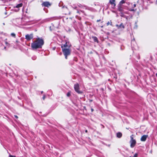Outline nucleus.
<instances>
[{
	"label": "nucleus",
	"instance_id": "obj_12",
	"mask_svg": "<svg viewBox=\"0 0 157 157\" xmlns=\"http://www.w3.org/2000/svg\"><path fill=\"white\" fill-rule=\"evenodd\" d=\"M109 2L111 5L113 6V7H115L116 6L115 0H110Z\"/></svg>",
	"mask_w": 157,
	"mask_h": 157
},
{
	"label": "nucleus",
	"instance_id": "obj_26",
	"mask_svg": "<svg viewBox=\"0 0 157 157\" xmlns=\"http://www.w3.org/2000/svg\"><path fill=\"white\" fill-rule=\"evenodd\" d=\"M36 58V56H33L32 57V59L33 60H35Z\"/></svg>",
	"mask_w": 157,
	"mask_h": 157
},
{
	"label": "nucleus",
	"instance_id": "obj_37",
	"mask_svg": "<svg viewBox=\"0 0 157 157\" xmlns=\"http://www.w3.org/2000/svg\"><path fill=\"white\" fill-rule=\"evenodd\" d=\"M128 5H129V2H127L126 3Z\"/></svg>",
	"mask_w": 157,
	"mask_h": 157
},
{
	"label": "nucleus",
	"instance_id": "obj_29",
	"mask_svg": "<svg viewBox=\"0 0 157 157\" xmlns=\"http://www.w3.org/2000/svg\"><path fill=\"white\" fill-rule=\"evenodd\" d=\"M5 44H6L7 45H10L6 41H5Z\"/></svg>",
	"mask_w": 157,
	"mask_h": 157
},
{
	"label": "nucleus",
	"instance_id": "obj_33",
	"mask_svg": "<svg viewBox=\"0 0 157 157\" xmlns=\"http://www.w3.org/2000/svg\"><path fill=\"white\" fill-rule=\"evenodd\" d=\"M100 21H101L100 19L98 20L97 21V22H98Z\"/></svg>",
	"mask_w": 157,
	"mask_h": 157
},
{
	"label": "nucleus",
	"instance_id": "obj_30",
	"mask_svg": "<svg viewBox=\"0 0 157 157\" xmlns=\"http://www.w3.org/2000/svg\"><path fill=\"white\" fill-rule=\"evenodd\" d=\"M45 95H44L43 97V99L44 100L45 99Z\"/></svg>",
	"mask_w": 157,
	"mask_h": 157
},
{
	"label": "nucleus",
	"instance_id": "obj_7",
	"mask_svg": "<svg viewBox=\"0 0 157 157\" xmlns=\"http://www.w3.org/2000/svg\"><path fill=\"white\" fill-rule=\"evenodd\" d=\"M86 10H88L92 12H95L97 11V10L95 9L90 7L88 6H84Z\"/></svg>",
	"mask_w": 157,
	"mask_h": 157
},
{
	"label": "nucleus",
	"instance_id": "obj_35",
	"mask_svg": "<svg viewBox=\"0 0 157 157\" xmlns=\"http://www.w3.org/2000/svg\"><path fill=\"white\" fill-rule=\"evenodd\" d=\"M14 117L16 118H18V117L17 115H14Z\"/></svg>",
	"mask_w": 157,
	"mask_h": 157
},
{
	"label": "nucleus",
	"instance_id": "obj_39",
	"mask_svg": "<svg viewBox=\"0 0 157 157\" xmlns=\"http://www.w3.org/2000/svg\"><path fill=\"white\" fill-rule=\"evenodd\" d=\"M9 157H13V156L12 155H10V156H9Z\"/></svg>",
	"mask_w": 157,
	"mask_h": 157
},
{
	"label": "nucleus",
	"instance_id": "obj_34",
	"mask_svg": "<svg viewBox=\"0 0 157 157\" xmlns=\"http://www.w3.org/2000/svg\"><path fill=\"white\" fill-rule=\"evenodd\" d=\"M136 4H134L133 5V6L134 7H136Z\"/></svg>",
	"mask_w": 157,
	"mask_h": 157
},
{
	"label": "nucleus",
	"instance_id": "obj_16",
	"mask_svg": "<svg viewBox=\"0 0 157 157\" xmlns=\"http://www.w3.org/2000/svg\"><path fill=\"white\" fill-rule=\"evenodd\" d=\"M116 136L117 138H121L122 136V134L121 132H118L116 134Z\"/></svg>",
	"mask_w": 157,
	"mask_h": 157
},
{
	"label": "nucleus",
	"instance_id": "obj_31",
	"mask_svg": "<svg viewBox=\"0 0 157 157\" xmlns=\"http://www.w3.org/2000/svg\"><path fill=\"white\" fill-rule=\"evenodd\" d=\"M123 47V46H121V50H123L124 49V48Z\"/></svg>",
	"mask_w": 157,
	"mask_h": 157
},
{
	"label": "nucleus",
	"instance_id": "obj_47",
	"mask_svg": "<svg viewBox=\"0 0 157 157\" xmlns=\"http://www.w3.org/2000/svg\"><path fill=\"white\" fill-rule=\"evenodd\" d=\"M129 157H133V156H132H132H130Z\"/></svg>",
	"mask_w": 157,
	"mask_h": 157
},
{
	"label": "nucleus",
	"instance_id": "obj_13",
	"mask_svg": "<svg viewBox=\"0 0 157 157\" xmlns=\"http://www.w3.org/2000/svg\"><path fill=\"white\" fill-rule=\"evenodd\" d=\"M118 10L120 12H122L123 11V8L122 5L119 4L118 6Z\"/></svg>",
	"mask_w": 157,
	"mask_h": 157
},
{
	"label": "nucleus",
	"instance_id": "obj_11",
	"mask_svg": "<svg viewBox=\"0 0 157 157\" xmlns=\"http://www.w3.org/2000/svg\"><path fill=\"white\" fill-rule=\"evenodd\" d=\"M148 136L147 135H144L143 136L141 139L140 140L142 141H145L147 139V138Z\"/></svg>",
	"mask_w": 157,
	"mask_h": 157
},
{
	"label": "nucleus",
	"instance_id": "obj_36",
	"mask_svg": "<svg viewBox=\"0 0 157 157\" xmlns=\"http://www.w3.org/2000/svg\"><path fill=\"white\" fill-rule=\"evenodd\" d=\"M93 111H94V109H91V112H92Z\"/></svg>",
	"mask_w": 157,
	"mask_h": 157
},
{
	"label": "nucleus",
	"instance_id": "obj_48",
	"mask_svg": "<svg viewBox=\"0 0 157 157\" xmlns=\"http://www.w3.org/2000/svg\"><path fill=\"white\" fill-rule=\"evenodd\" d=\"M13 157H15L14 156H13Z\"/></svg>",
	"mask_w": 157,
	"mask_h": 157
},
{
	"label": "nucleus",
	"instance_id": "obj_24",
	"mask_svg": "<svg viewBox=\"0 0 157 157\" xmlns=\"http://www.w3.org/2000/svg\"><path fill=\"white\" fill-rule=\"evenodd\" d=\"M106 24H107V26L109 25H112V22H111V21H110V22L109 21H108L107 23H106Z\"/></svg>",
	"mask_w": 157,
	"mask_h": 157
},
{
	"label": "nucleus",
	"instance_id": "obj_2",
	"mask_svg": "<svg viewBox=\"0 0 157 157\" xmlns=\"http://www.w3.org/2000/svg\"><path fill=\"white\" fill-rule=\"evenodd\" d=\"M40 20H38L25 21L24 20V19L22 18L21 21V24L23 25H30L35 23H36L38 22Z\"/></svg>",
	"mask_w": 157,
	"mask_h": 157
},
{
	"label": "nucleus",
	"instance_id": "obj_1",
	"mask_svg": "<svg viewBox=\"0 0 157 157\" xmlns=\"http://www.w3.org/2000/svg\"><path fill=\"white\" fill-rule=\"evenodd\" d=\"M44 43V40L38 38L31 44V47L33 49L41 48Z\"/></svg>",
	"mask_w": 157,
	"mask_h": 157
},
{
	"label": "nucleus",
	"instance_id": "obj_25",
	"mask_svg": "<svg viewBox=\"0 0 157 157\" xmlns=\"http://www.w3.org/2000/svg\"><path fill=\"white\" fill-rule=\"evenodd\" d=\"M75 17H76V18L78 19L79 20H80L81 19V18L80 17L78 16L77 15H76Z\"/></svg>",
	"mask_w": 157,
	"mask_h": 157
},
{
	"label": "nucleus",
	"instance_id": "obj_17",
	"mask_svg": "<svg viewBox=\"0 0 157 157\" xmlns=\"http://www.w3.org/2000/svg\"><path fill=\"white\" fill-rule=\"evenodd\" d=\"M23 6V4L21 3L17 5L14 7L18 8L20 7H21Z\"/></svg>",
	"mask_w": 157,
	"mask_h": 157
},
{
	"label": "nucleus",
	"instance_id": "obj_15",
	"mask_svg": "<svg viewBox=\"0 0 157 157\" xmlns=\"http://www.w3.org/2000/svg\"><path fill=\"white\" fill-rule=\"evenodd\" d=\"M92 38L93 39L94 41V42H96L97 43H98V40L96 36H92Z\"/></svg>",
	"mask_w": 157,
	"mask_h": 157
},
{
	"label": "nucleus",
	"instance_id": "obj_19",
	"mask_svg": "<svg viewBox=\"0 0 157 157\" xmlns=\"http://www.w3.org/2000/svg\"><path fill=\"white\" fill-rule=\"evenodd\" d=\"M125 3V0H121L119 2V4L120 5H122V4H124Z\"/></svg>",
	"mask_w": 157,
	"mask_h": 157
},
{
	"label": "nucleus",
	"instance_id": "obj_45",
	"mask_svg": "<svg viewBox=\"0 0 157 157\" xmlns=\"http://www.w3.org/2000/svg\"><path fill=\"white\" fill-rule=\"evenodd\" d=\"M103 27V26H101V28H102V27Z\"/></svg>",
	"mask_w": 157,
	"mask_h": 157
},
{
	"label": "nucleus",
	"instance_id": "obj_32",
	"mask_svg": "<svg viewBox=\"0 0 157 157\" xmlns=\"http://www.w3.org/2000/svg\"><path fill=\"white\" fill-rule=\"evenodd\" d=\"M73 7L74 9H76L77 8L76 6H74Z\"/></svg>",
	"mask_w": 157,
	"mask_h": 157
},
{
	"label": "nucleus",
	"instance_id": "obj_44",
	"mask_svg": "<svg viewBox=\"0 0 157 157\" xmlns=\"http://www.w3.org/2000/svg\"><path fill=\"white\" fill-rule=\"evenodd\" d=\"M133 10H131V11H133Z\"/></svg>",
	"mask_w": 157,
	"mask_h": 157
},
{
	"label": "nucleus",
	"instance_id": "obj_8",
	"mask_svg": "<svg viewBox=\"0 0 157 157\" xmlns=\"http://www.w3.org/2000/svg\"><path fill=\"white\" fill-rule=\"evenodd\" d=\"M41 5L43 6L48 7L51 6V4L48 2H43L41 4Z\"/></svg>",
	"mask_w": 157,
	"mask_h": 157
},
{
	"label": "nucleus",
	"instance_id": "obj_9",
	"mask_svg": "<svg viewBox=\"0 0 157 157\" xmlns=\"http://www.w3.org/2000/svg\"><path fill=\"white\" fill-rule=\"evenodd\" d=\"M33 38V34H27L25 35V39L27 41H29Z\"/></svg>",
	"mask_w": 157,
	"mask_h": 157
},
{
	"label": "nucleus",
	"instance_id": "obj_5",
	"mask_svg": "<svg viewBox=\"0 0 157 157\" xmlns=\"http://www.w3.org/2000/svg\"><path fill=\"white\" fill-rule=\"evenodd\" d=\"M74 88L75 91L79 94L82 93V91L79 90V85L77 83L74 85Z\"/></svg>",
	"mask_w": 157,
	"mask_h": 157
},
{
	"label": "nucleus",
	"instance_id": "obj_20",
	"mask_svg": "<svg viewBox=\"0 0 157 157\" xmlns=\"http://www.w3.org/2000/svg\"><path fill=\"white\" fill-rule=\"evenodd\" d=\"M67 42H66V43L65 44H63V45H62V46H63V48H66V47H67Z\"/></svg>",
	"mask_w": 157,
	"mask_h": 157
},
{
	"label": "nucleus",
	"instance_id": "obj_18",
	"mask_svg": "<svg viewBox=\"0 0 157 157\" xmlns=\"http://www.w3.org/2000/svg\"><path fill=\"white\" fill-rule=\"evenodd\" d=\"M78 6L80 7V8H82L83 9H84L85 8V7L84 6H86V5H81L80 4H78Z\"/></svg>",
	"mask_w": 157,
	"mask_h": 157
},
{
	"label": "nucleus",
	"instance_id": "obj_46",
	"mask_svg": "<svg viewBox=\"0 0 157 157\" xmlns=\"http://www.w3.org/2000/svg\"><path fill=\"white\" fill-rule=\"evenodd\" d=\"M6 48V47H4V48L5 49Z\"/></svg>",
	"mask_w": 157,
	"mask_h": 157
},
{
	"label": "nucleus",
	"instance_id": "obj_10",
	"mask_svg": "<svg viewBox=\"0 0 157 157\" xmlns=\"http://www.w3.org/2000/svg\"><path fill=\"white\" fill-rule=\"evenodd\" d=\"M116 26L118 29H123L124 28V26L122 23H121L120 25H116Z\"/></svg>",
	"mask_w": 157,
	"mask_h": 157
},
{
	"label": "nucleus",
	"instance_id": "obj_41",
	"mask_svg": "<svg viewBox=\"0 0 157 157\" xmlns=\"http://www.w3.org/2000/svg\"><path fill=\"white\" fill-rule=\"evenodd\" d=\"M155 3L156 4H157V0H156V2H155Z\"/></svg>",
	"mask_w": 157,
	"mask_h": 157
},
{
	"label": "nucleus",
	"instance_id": "obj_42",
	"mask_svg": "<svg viewBox=\"0 0 157 157\" xmlns=\"http://www.w3.org/2000/svg\"><path fill=\"white\" fill-rule=\"evenodd\" d=\"M155 75L157 77V73L155 74Z\"/></svg>",
	"mask_w": 157,
	"mask_h": 157
},
{
	"label": "nucleus",
	"instance_id": "obj_6",
	"mask_svg": "<svg viewBox=\"0 0 157 157\" xmlns=\"http://www.w3.org/2000/svg\"><path fill=\"white\" fill-rule=\"evenodd\" d=\"M131 45L132 48L135 49L137 47V45L134 38L131 40Z\"/></svg>",
	"mask_w": 157,
	"mask_h": 157
},
{
	"label": "nucleus",
	"instance_id": "obj_3",
	"mask_svg": "<svg viewBox=\"0 0 157 157\" xmlns=\"http://www.w3.org/2000/svg\"><path fill=\"white\" fill-rule=\"evenodd\" d=\"M63 53L65 56L66 59H67V56L70 55L71 54V50L70 49L63 48V46H61Z\"/></svg>",
	"mask_w": 157,
	"mask_h": 157
},
{
	"label": "nucleus",
	"instance_id": "obj_14",
	"mask_svg": "<svg viewBox=\"0 0 157 157\" xmlns=\"http://www.w3.org/2000/svg\"><path fill=\"white\" fill-rule=\"evenodd\" d=\"M50 18H46L45 19H44L43 20H42L41 21L40 23L41 24H43V23H44L45 22L49 21H50Z\"/></svg>",
	"mask_w": 157,
	"mask_h": 157
},
{
	"label": "nucleus",
	"instance_id": "obj_38",
	"mask_svg": "<svg viewBox=\"0 0 157 157\" xmlns=\"http://www.w3.org/2000/svg\"><path fill=\"white\" fill-rule=\"evenodd\" d=\"M138 59H140V56H138Z\"/></svg>",
	"mask_w": 157,
	"mask_h": 157
},
{
	"label": "nucleus",
	"instance_id": "obj_28",
	"mask_svg": "<svg viewBox=\"0 0 157 157\" xmlns=\"http://www.w3.org/2000/svg\"><path fill=\"white\" fill-rule=\"evenodd\" d=\"M70 95H71L70 93L69 92H68L67 94V96H68V97L70 96Z\"/></svg>",
	"mask_w": 157,
	"mask_h": 157
},
{
	"label": "nucleus",
	"instance_id": "obj_43",
	"mask_svg": "<svg viewBox=\"0 0 157 157\" xmlns=\"http://www.w3.org/2000/svg\"><path fill=\"white\" fill-rule=\"evenodd\" d=\"M43 91H41V94H42V93H43Z\"/></svg>",
	"mask_w": 157,
	"mask_h": 157
},
{
	"label": "nucleus",
	"instance_id": "obj_22",
	"mask_svg": "<svg viewBox=\"0 0 157 157\" xmlns=\"http://www.w3.org/2000/svg\"><path fill=\"white\" fill-rule=\"evenodd\" d=\"M120 14V16L122 17H125V16L124 15V14L122 12H121Z\"/></svg>",
	"mask_w": 157,
	"mask_h": 157
},
{
	"label": "nucleus",
	"instance_id": "obj_27",
	"mask_svg": "<svg viewBox=\"0 0 157 157\" xmlns=\"http://www.w3.org/2000/svg\"><path fill=\"white\" fill-rule=\"evenodd\" d=\"M138 155V154L137 153H136L133 156V157H137Z\"/></svg>",
	"mask_w": 157,
	"mask_h": 157
},
{
	"label": "nucleus",
	"instance_id": "obj_40",
	"mask_svg": "<svg viewBox=\"0 0 157 157\" xmlns=\"http://www.w3.org/2000/svg\"><path fill=\"white\" fill-rule=\"evenodd\" d=\"M85 132H87V130H85Z\"/></svg>",
	"mask_w": 157,
	"mask_h": 157
},
{
	"label": "nucleus",
	"instance_id": "obj_4",
	"mask_svg": "<svg viewBox=\"0 0 157 157\" xmlns=\"http://www.w3.org/2000/svg\"><path fill=\"white\" fill-rule=\"evenodd\" d=\"M133 135H132L130 136V138H131V140L130 141V142L131 143L130 147L132 148L133 147L135 146L136 143V140L133 139Z\"/></svg>",
	"mask_w": 157,
	"mask_h": 157
},
{
	"label": "nucleus",
	"instance_id": "obj_21",
	"mask_svg": "<svg viewBox=\"0 0 157 157\" xmlns=\"http://www.w3.org/2000/svg\"><path fill=\"white\" fill-rule=\"evenodd\" d=\"M81 12H82L83 13H84V11L83 10H77V13H80Z\"/></svg>",
	"mask_w": 157,
	"mask_h": 157
},
{
	"label": "nucleus",
	"instance_id": "obj_23",
	"mask_svg": "<svg viewBox=\"0 0 157 157\" xmlns=\"http://www.w3.org/2000/svg\"><path fill=\"white\" fill-rule=\"evenodd\" d=\"M11 36L14 37V38H15L16 37V35H15V34L14 33H12L11 34Z\"/></svg>",
	"mask_w": 157,
	"mask_h": 157
}]
</instances>
